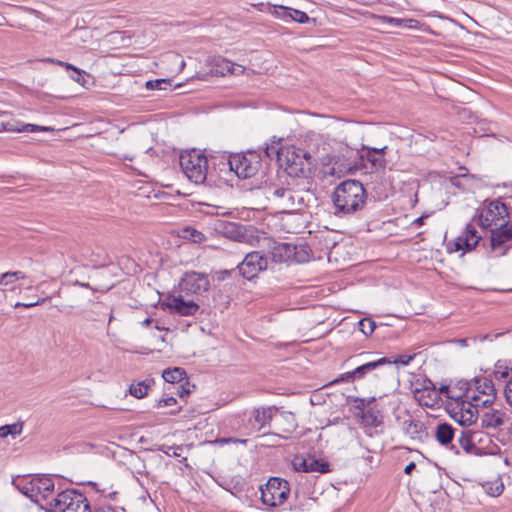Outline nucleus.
I'll return each mask as SVG.
<instances>
[{"instance_id": "f257e3e1", "label": "nucleus", "mask_w": 512, "mask_h": 512, "mask_svg": "<svg viewBox=\"0 0 512 512\" xmlns=\"http://www.w3.org/2000/svg\"><path fill=\"white\" fill-rule=\"evenodd\" d=\"M210 287L208 275L196 271H187L181 277L178 288L179 294H169L161 303L164 309L180 316H194L200 305L194 300L186 299L191 295H201Z\"/></svg>"}, {"instance_id": "f03ea898", "label": "nucleus", "mask_w": 512, "mask_h": 512, "mask_svg": "<svg viewBox=\"0 0 512 512\" xmlns=\"http://www.w3.org/2000/svg\"><path fill=\"white\" fill-rule=\"evenodd\" d=\"M367 193L358 180H345L335 188L332 201L335 215H351L362 210L366 204Z\"/></svg>"}, {"instance_id": "7ed1b4c3", "label": "nucleus", "mask_w": 512, "mask_h": 512, "mask_svg": "<svg viewBox=\"0 0 512 512\" xmlns=\"http://www.w3.org/2000/svg\"><path fill=\"white\" fill-rule=\"evenodd\" d=\"M458 385L459 390H463V393L457 395L456 401L451 404L449 413L458 424L468 427L479 419L480 398L475 392L471 393L468 381H460Z\"/></svg>"}, {"instance_id": "20e7f679", "label": "nucleus", "mask_w": 512, "mask_h": 512, "mask_svg": "<svg viewBox=\"0 0 512 512\" xmlns=\"http://www.w3.org/2000/svg\"><path fill=\"white\" fill-rule=\"evenodd\" d=\"M220 164L227 166L238 178L248 179L255 176L262 166V157L256 151L221 156Z\"/></svg>"}, {"instance_id": "39448f33", "label": "nucleus", "mask_w": 512, "mask_h": 512, "mask_svg": "<svg viewBox=\"0 0 512 512\" xmlns=\"http://www.w3.org/2000/svg\"><path fill=\"white\" fill-rule=\"evenodd\" d=\"M511 207L501 198L485 200L480 209L474 215L472 221L483 229H491L510 219Z\"/></svg>"}, {"instance_id": "423d86ee", "label": "nucleus", "mask_w": 512, "mask_h": 512, "mask_svg": "<svg viewBox=\"0 0 512 512\" xmlns=\"http://www.w3.org/2000/svg\"><path fill=\"white\" fill-rule=\"evenodd\" d=\"M15 488L31 501L39 504L54 491V482L48 476L22 477L13 480Z\"/></svg>"}, {"instance_id": "0eeeda50", "label": "nucleus", "mask_w": 512, "mask_h": 512, "mask_svg": "<svg viewBox=\"0 0 512 512\" xmlns=\"http://www.w3.org/2000/svg\"><path fill=\"white\" fill-rule=\"evenodd\" d=\"M180 166L186 177L195 184H203L208 173V159L193 149L180 155Z\"/></svg>"}, {"instance_id": "6e6552de", "label": "nucleus", "mask_w": 512, "mask_h": 512, "mask_svg": "<svg viewBox=\"0 0 512 512\" xmlns=\"http://www.w3.org/2000/svg\"><path fill=\"white\" fill-rule=\"evenodd\" d=\"M89 502L86 496L76 489H66L57 494L49 503L48 512H87Z\"/></svg>"}, {"instance_id": "1a4fd4ad", "label": "nucleus", "mask_w": 512, "mask_h": 512, "mask_svg": "<svg viewBox=\"0 0 512 512\" xmlns=\"http://www.w3.org/2000/svg\"><path fill=\"white\" fill-rule=\"evenodd\" d=\"M260 492L263 504L277 507L287 500L290 487L286 480L272 477L264 486L260 487Z\"/></svg>"}, {"instance_id": "9d476101", "label": "nucleus", "mask_w": 512, "mask_h": 512, "mask_svg": "<svg viewBox=\"0 0 512 512\" xmlns=\"http://www.w3.org/2000/svg\"><path fill=\"white\" fill-rule=\"evenodd\" d=\"M312 157L309 152L302 149H286L283 166L290 177L305 176L310 171Z\"/></svg>"}, {"instance_id": "9b49d317", "label": "nucleus", "mask_w": 512, "mask_h": 512, "mask_svg": "<svg viewBox=\"0 0 512 512\" xmlns=\"http://www.w3.org/2000/svg\"><path fill=\"white\" fill-rule=\"evenodd\" d=\"M302 252L303 250L298 251L297 246L292 243L273 241L269 245L270 259L274 263H285L292 260L304 262L306 256Z\"/></svg>"}, {"instance_id": "f8f14e48", "label": "nucleus", "mask_w": 512, "mask_h": 512, "mask_svg": "<svg viewBox=\"0 0 512 512\" xmlns=\"http://www.w3.org/2000/svg\"><path fill=\"white\" fill-rule=\"evenodd\" d=\"M268 267V258L259 251L246 254L242 262L237 266L239 273L247 280H252Z\"/></svg>"}, {"instance_id": "ddd939ff", "label": "nucleus", "mask_w": 512, "mask_h": 512, "mask_svg": "<svg viewBox=\"0 0 512 512\" xmlns=\"http://www.w3.org/2000/svg\"><path fill=\"white\" fill-rule=\"evenodd\" d=\"M468 383L471 387V393L475 392L479 396L482 408H488L494 404L497 393L491 379L487 377H475L472 382Z\"/></svg>"}, {"instance_id": "4468645a", "label": "nucleus", "mask_w": 512, "mask_h": 512, "mask_svg": "<svg viewBox=\"0 0 512 512\" xmlns=\"http://www.w3.org/2000/svg\"><path fill=\"white\" fill-rule=\"evenodd\" d=\"M512 240V221L507 220L490 229V246L493 251L500 250L499 255H505L510 246L506 243Z\"/></svg>"}, {"instance_id": "2eb2a0df", "label": "nucleus", "mask_w": 512, "mask_h": 512, "mask_svg": "<svg viewBox=\"0 0 512 512\" xmlns=\"http://www.w3.org/2000/svg\"><path fill=\"white\" fill-rule=\"evenodd\" d=\"M267 199L273 203L280 212H293V190L285 187H271L267 190Z\"/></svg>"}, {"instance_id": "dca6fc26", "label": "nucleus", "mask_w": 512, "mask_h": 512, "mask_svg": "<svg viewBox=\"0 0 512 512\" xmlns=\"http://www.w3.org/2000/svg\"><path fill=\"white\" fill-rule=\"evenodd\" d=\"M293 468L296 471L301 472H318L321 474H326L331 471L330 464L323 460V459H317L315 456L308 455V456H301L296 455L294 459L292 460Z\"/></svg>"}, {"instance_id": "f3484780", "label": "nucleus", "mask_w": 512, "mask_h": 512, "mask_svg": "<svg viewBox=\"0 0 512 512\" xmlns=\"http://www.w3.org/2000/svg\"><path fill=\"white\" fill-rule=\"evenodd\" d=\"M479 419L481 428L486 430L501 429L509 421L508 414L504 409H495L491 406L480 411Z\"/></svg>"}, {"instance_id": "a211bd4d", "label": "nucleus", "mask_w": 512, "mask_h": 512, "mask_svg": "<svg viewBox=\"0 0 512 512\" xmlns=\"http://www.w3.org/2000/svg\"><path fill=\"white\" fill-rule=\"evenodd\" d=\"M480 240L481 236L478 235L475 225L468 223L462 234L455 239L453 243L454 248L450 251H471L477 246Z\"/></svg>"}, {"instance_id": "6ab92c4d", "label": "nucleus", "mask_w": 512, "mask_h": 512, "mask_svg": "<svg viewBox=\"0 0 512 512\" xmlns=\"http://www.w3.org/2000/svg\"><path fill=\"white\" fill-rule=\"evenodd\" d=\"M386 150L387 146H384L382 148L364 147L363 151H365V154H362L361 158H366L367 161H369L372 167L376 170L385 169L387 165L385 159Z\"/></svg>"}, {"instance_id": "aec40b11", "label": "nucleus", "mask_w": 512, "mask_h": 512, "mask_svg": "<svg viewBox=\"0 0 512 512\" xmlns=\"http://www.w3.org/2000/svg\"><path fill=\"white\" fill-rule=\"evenodd\" d=\"M403 432L412 439H422L426 435V429L423 422L417 419H407L402 423Z\"/></svg>"}, {"instance_id": "412c9836", "label": "nucleus", "mask_w": 512, "mask_h": 512, "mask_svg": "<svg viewBox=\"0 0 512 512\" xmlns=\"http://www.w3.org/2000/svg\"><path fill=\"white\" fill-rule=\"evenodd\" d=\"M356 416L360 417V424L366 429L376 428L383 424V416L379 410L368 409Z\"/></svg>"}, {"instance_id": "4be33fe9", "label": "nucleus", "mask_w": 512, "mask_h": 512, "mask_svg": "<svg viewBox=\"0 0 512 512\" xmlns=\"http://www.w3.org/2000/svg\"><path fill=\"white\" fill-rule=\"evenodd\" d=\"M210 74L213 76H224L227 73H234V64L222 57H214L210 61Z\"/></svg>"}, {"instance_id": "5701e85b", "label": "nucleus", "mask_w": 512, "mask_h": 512, "mask_svg": "<svg viewBox=\"0 0 512 512\" xmlns=\"http://www.w3.org/2000/svg\"><path fill=\"white\" fill-rule=\"evenodd\" d=\"M265 157L269 160H277L283 166V159L286 154V149L281 146L280 139H273L270 144H266L264 148Z\"/></svg>"}, {"instance_id": "b1692460", "label": "nucleus", "mask_w": 512, "mask_h": 512, "mask_svg": "<svg viewBox=\"0 0 512 512\" xmlns=\"http://www.w3.org/2000/svg\"><path fill=\"white\" fill-rule=\"evenodd\" d=\"M276 14L278 17L284 20L290 18L291 20L298 23H307L309 21V16L307 13L289 7L279 6V10H276Z\"/></svg>"}, {"instance_id": "393cba45", "label": "nucleus", "mask_w": 512, "mask_h": 512, "mask_svg": "<svg viewBox=\"0 0 512 512\" xmlns=\"http://www.w3.org/2000/svg\"><path fill=\"white\" fill-rule=\"evenodd\" d=\"M383 366H385V360H380V358H379L377 360H373V361H369L367 363L361 364V365L357 366L355 369H353L352 371H353L355 380H361V379L365 378L368 374L372 373L376 369L381 368Z\"/></svg>"}, {"instance_id": "a878e982", "label": "nucleus", "mask_w": 512, "mask_h": 512, "mask_svg": "<svg viewBox=\"0 0 512 512\" xmlns=\"http://www.w3.org/2000/svg\"><path fill=\"white\" fill-rule=\"evenodd\" d=\"M455 430L448 423H440L435 430V437L437 441L444 446L451 444L454 438Z\"/></svg>"}, {"instance_id": "bb28decb", "label": "nucleus", "mask_w": 512, "mask_h": 512, "mask_svg": "<svg viewBox=\"0 0 512 512\" xmlns=\"http://www.w3.org/2000/svg\"><path fill=\"white\" fill-rule=\"evenodd\" d=\"M163 379L171 384L181 383L185 381V384L189 386L186 371L180 367L168 368L162 372Z\"/></svg>"}, {"instance_id": "cd10ccee", "label": "nucleus", "mask_w": 512, "mask_h": 512, "mask_svg": "<svg viewBox=\"0 0 512 512\" xmlns=\"http://www.w3.org/2000/svg\"><path fill=\"white\" fill-rule=\"evenodd\" d=\"M278 428L284 433H292L297 428L296 417L292 412H281L277 419Z\"/></svg>"}, {"instance_id": "c85d7f7f", "label": "nucleus", "mask_w": 512, "mask_h": 512, "mask_svg": "<svg viewBox=\"0 0 512 512\" xmlns=\"http://www.w3.org/2000/svg\"><path fill=\"white\" fill-rule=\"evenodd\" d=\"M224 229L225 235L235 241L245 242L247 239L245 228L242 225H238L236 223H228L225 225Z\"/></svg>"}, {"instance_id": "c756f323", "label": "nucleus", "mask_w": 512, "mask_h": 512, "mask_svg": "<svg viewBox=\"0 0 512 512\" xmlns=\"http://www.w3.org/2000/svg\"><path fill=\"white\" fill-rule=\"evenodd\" d=\"M27 278L28 276L23 271H8L0 274V285L9 286L18 280H25Z\"/></svg>"}, {"instance_id": "7c9ffc66", "label": "nucleus", "mask_w": 512, "mask_h": 512, "mask_svg": "<svg viewBox=\"0 0 512 512\" xmlns=\"http://www.w3.org/2000/svg\"><path fill=\"white\" fill-rule=\"evenodd\" d=\"M458 442L465 452L472 453L475 451L472 429L461 430Z\"/></svg>"}, {"instance_id": "2f4dec72", "label": "nucleus", "mask_w": 512, "mask_h": 512, "mask_svg": "<svg viewBox=\"0 0 512 512\" xmlns=\"http://www.w3.org/2000/svg\"><path fill=\"white\" fill-rule=\"evenodd\" d=\"M149 387H150V381L145 380V381L131 384L130 388H129V392L135 398L141 399L147 395Z\"/></svg>"}, {"instance_id": "473e14b6", "label": "nucleus", "mask_w": 512, "mask_h": 512, "mask_svg": "<svg viewBox=\"0 0 512 512\" xmlns=\"http://www.w3.org/2000/svg\"><path fill=\"white\" fill-rule=\"evenodd\" d=\"M414 358V355H391L388 357H382L380 360H385V365H401L406 366Z\"/></svg>"}, {"instance_id": "72a5a7b5", "label": "nucleus", "mask_w": 512, "mask_h": 512, "mask_svg": "<svg viewBox=\"0 0 512 512\" xmlns=\"http://www.w3.org/2000/svg\"><path fill=\"white\" fill-rule=\"evenodd\" d=\"M384 19L394 24L395 26L405 27L409 29H418L420 27V22L416 19H399V18H393V17H384Z\"/></svg>"}, {"instance_id": "f704fd0d", "label": "nucleus", "mask_w": 512, "mask_h": 512, "mask_svg": "<svg viewBox=\"0 0 512 512\" xmlns=\"http://www.w3.org/2000/svg\"><path fill=\"white\" fill-rule=\"evenodd\" d=\"M182 237L193 243H201L205 240V235L192 227L184 228L182 230Z\"/></svg>"}, {"instance_id": "c9c22d12", "label": "nucleus", "mask_w": 512, "mask_h": 512, "mask_svg": "<svg viewBox=\"0 0 512 512\" xmlns=\"http://www.w3.org/2000/svg\"><path fill=\"white\" fill-rule=\"evenodd\" d=\"M255 422L259 425V430L271 421L270 409H256L254 411Z\"/></svg>"}, {"instance_id": "e433bc0d", "label": "nucleus", "mask_w": 512, "mask_h": 512, "mask_svg": "<svg viewBox=\"0 0 512 512\" xmlns=\"http://www.w3.org/2000/svg\"><path fill=\"white\" fill-rule=\"evenodd\" d=\"M23 423H14L0 427V438H6L9 435L15 436L22 433Z\"/></svg>"}, {"instance_id": "4c0bfd02", "label": "nucleus", "mask_w": 512, "mask_h": 512, "mask_svg": "<svg viewBox=\"0 0 512 512\" xmlns=\"http://www.w3.org/2000/svg\"><path fill=\"white\" fill-rule=\"evenodd\" d=\"M486 493L492 497H497L502 494L504 486L502 482H487L483 485Z\"/></svg>"}, {"instance_id": "58836bf2", "label": "nucleus", "mask_w": 512, "mask_h": 512, "mask_svg": "<svg viewBox=\"0 0 512 512\" xmlns=\"http://www.w3.org/2000/svg\"><path fill=\"white\" fill-rule=\"evenodd\" d=\"M172 86L170 79H156V80H149L146 82V88L150 90H167Z\"/></svg>"}, {"instance_id": "ea45409f", "label": "nucleus", "mask_w": 512, "mask_h": 512, "mask_svg": "<svg viewBox=\"0 0 512 512\" xmlns=\"http://www.w3.org/2000/svg\"><path fill=\"white\" fill-rule=\"evenodd\" d=\"M472 433L475 450L485 448L484 444L490 441L488 435L483 431L476 429H472Z\"/></svg>"}, {"instance_id": "a19ab883", "label": "nucleus", "mask_w": 512, "mask_h": 512, "mask_svg": "<svg viewBox=\"0 0 512 512\" xmlns=\"http://www.w3.org/2000/svg\"><path fill=\"white\" fill-rule=\"evenodd\" d=\"M358 325L360 331L366 336L371 335L376 328V323L370 318H364L360 320Z\"/></svg>"}, {"instance_id": "79ce46f5", "label": "nucleus", "mask_w": 512, "mask_h": 512, "mask_svg": "<svg viewBox=\"0 0 512 512\" xmlns=\"http://www.w3.org/2000/svg\"><path fill=\"white\" fill-rule=\"evenodd\" d=\"M356 381L353 375V371L345 372L340 374L337 378L329 382L326 386H332L339 383H352Z\"/></svg>"}, {"instance_id": "37998d69", "label": "nucleus", "mask_w": 512, "mask_h": 512, "mask_svg": "<svg viewBox=\"0 0 512 512\" xmlns=\"http://www.w3.org/2000/svg\"><path fill=\"white\" fill-rule=\"evenodd\" d=\"M44 61L49 63H55L61 67H64L66 70H71L72 72L78 74L79 77H81V70L70 63L63 62L61 60H56L53 58H46Z\"/></svg>"}, {"instance_id": "c03bdc74", "label": "nucleus", "mask_w": 512, "mask_h": 512, "mask_svg": "<svg viewBox=\"0 0 512 512\" xmlns=\"http://www.w3.org/2000/svg\"><path fill=\"white\" fill-rule=\"evenodd\" d=\"M293 202H294V211L302 210L305 206V197L299 192L293 190Z\"/></svg>"}, {"instance_id": "a18cd8bd", "label": "nucleus", "mask_w": 512, "mask_h": 512, "mask_svg": "<svg viewBox=\"0 0 512 512\" xmlns=\"http://www.w3.org/2000/svg\"><path fill=\"white\" fill-rule=\"evenodd\" d=\"M374 400H375V398H371L369 400H367L365 398H358V397L353 398V402L355 403L354 407H355V409L359 410L358 414H362L363 412H366L365 407L367 405H369L371 402H373Z\"/></svg>"}, {"instance_id": "49530a36", "label": "nucleus", "mask_w": 512, "mask_h": 512, "mask_svg": "<svg viewBox=\"0 0 512 512\" xmlns=\"http://www.w3.org/2000/svg\"><path fill=\"white\" fill-rule=\"evenodd\" d=\"M494 376L498 380L507 379L509 376V370L507 367H502L499 362L495 365Z\"/></svg>"}, {"instance_id": "de8ad7c7", "label": "nucleus", "mask_w": 512, "mask_h": 512, "mask_svg": "<svg viewBox=\"0 0 512 512\" xmlns=\"http://www.w3.org/2000/svg\"><path fill=\"white\" fill-rule=\"evenodd\" d=\"M160 450L169 456L180 457L181 456L180 452L182 451V446H180V445L163 446L162 448H160Z\"/></svg>"}, {"instance_id": "09e8293b", "label": "nucleus", "mask_w": 512, "mask_h": 512, "mask_svg": "<svg viewBox=\"0 0 512 512\" xmlns=\"http://www.w3.org/2000/svg\"><path fill=\"white\" fill-rule=\"evenodd\" d=\"M440 393L445 395L446 397L450 398V399H453L454 402L456 401V398H457V395H459L458 393H456V389H450L449 386L447 385H443L440 387L439 389Z\"/></svg>"}, {"instance_id": "8fccbe9b", "label": "nucleus", "mask_w": 512, "mask_h": 512, "mask_svg": "<svg viewBox=\"0 0 512 512\" xmlns=\"http://www.w3.org/2000/svg\"><path fill=\"white\" fill-rule=\"evenodd\" d=\"M47 301V298H38L36 301H34L33 303H22V302H17L14 307L15 308H19V307H23V308H32V307H35L37 305H41L43 303H45Z\"/></svg>"}, {"instance_id": "3c124183", "label": "nucleus", "mask_w": 512, "mask_h": 512, "mask_svg": "<svg viewBox=\"0 0 512 512\" xmlns=\"http://www.w3.org/2000/svg\"><path fill=\"white\" fill-rule=\"evenodd\" d=\"M51 128L45 127V126H39L35 124H26L23 126V129L21 131L26 132H36V131H49Z\"/></svg>"}, {"instance_id": "603ef678", "label": "nucleus", "mask_w": 512, "mask_h": 512, "mask_svg": "<svg viewBox=\"0 0 512 512\" xmlns=\"http://www.w3.org/2000/svg\"><path fill=\"white\" fill-rule=\"evenodd\" d=\"M176 399L174 397H166V398H161L157 401V404H156V407L157 408H161V407H165V406H172L174 404H176Z\"/></svg>"}, {"instance_id": "864d4df0", "label": "nucleus", "mask_w": 512, "mask_h": 512, "mask_svg": "<svg viewBox=\"0 0 512 512\" xmlns=\"http://www.w3.org/2000/svg\"><path fill=\"white\" fill-rule=\"evenodd\" d=\"M504 395L507 403L512 406V378L507 381L505 386Z\"/></svg>"}, {"instance_id": "5fc2aeb1", "label": "nucleus", "mask_w": 512, "mask_h": 512, "mask_svg": "<svg viewBox=\"0 0 512 512\" xmlns=\"http://www.w3.org/2000/svg\"><path fill=\"white\" fill-rule=\"evenodd\" d=\"M86 75H87V73H86L85 71L81 70V77H79V75H78V74H76V73H74V72H73L72 74H70V77H71V79H72V80H74L75 82H77V83H79V84H81V85H84V83H85V81H86V80H85V76H86Z\"/></svg>"}, {"instance_id": "6e6d98bb", "label": "nucleus", "mask_w": 512, "mask_h": 512, "mask_svg": "<svg viewBox=\"0 0 512 512\" xmlns=\"http://www.w3.org/2000/svg\"><path fill=\"white\" fill-rule=\"evenodd\" d=\"M217 442L221 443V444H227V443H230V442H233V443H246L247 440L245 439H236V438H220L217 440Z\"/></svg>"}, {"instance_id": "4d7b16f0", "label": "nucleus", "mask_w": 512, "mask_h": 512, "mask_svg": "<svg viewBox=\"0 0 512 512\" xmlns=\"http://www.w3.org/2000/svg\"><path fill=\"white\" fill-rule=\"evenodd\" d=\"M185 383L181 382L180 386L177 388V394L179 397L184 398L186 395L190 393V389L185 387Z\"/></svg>"}, {"instance_id": "13d9d810", "label": "nucleus", "mask_w": 512, "mask_h": 512, "mask_svg": "<svg viewBox=\"0 0 512 512\" xmlns=\"http://www.w3.org/2000/svg\"><path fill=\"white\" fill-rule=\"evenodd\" d=\"M87 512H116V511L111 506H99V507L95 508L93 511L89 507V509H87Z\"/></svg>"}, {"instance_id": "bf43d9fd", "label": "nucleus", "mask_w": 512, "mask_h": 512, "mask_svg": "<svg viewBox=\"0 0 512 512\" xmlns=\"http://www.w3.org/2000/svg\"><path fill=\"white\" fill-rule=\"evenodd\" d=\"M415 468H416V464L414 462H410L404 468V473L407 474V475H410Z\"/></svg>"}, {"instance_id": "052dcab7", "label": "nucleus", "mask_w": 512, "mask_h": 512, "mask_svg": "<svg viewBox=\"0 0 512 512\" xmlns=\"http://www.w3.org/2000/svg\"><path fill=\"white\" fill-rule=\"evenodd\" d=\"M426 217H427V215H422V216L418 217L417 219H415L413 221V224L417 225V226L423 225L424 224V220H425Z\"/></svg>"}, {"instance_id": "680f3d73", "label": "nucleus", "mask_w": 512, "mask_h": 512, "mask_svg": "<svg viewBox=\"0 0 512 512\" xmlns=\"http://www.w3.org/2000/svg\"><path fill=\"white\" fill-rule=\"evenodd\" d=\"M430 388H431V391H432L433 393H436V392H435V386H434V384L432 383V381L427 380V385H425V386H424V389H425V390H429Z\"/></svg>"}, {"instance_id": "e2e57ef3", "label": "nucleus", "mask_w": 512, "mask_h": 512, "mask_svg": "<svg viewBox=\"0 0 512 512\" xmlns=\"http://www.w3.org/2000/svg\"><path fill=\"white\" fill-rule=\"evenodd\" d=\"M151 322H152V319H150V318H146V319L142 322V324H143V325H145V326H148V325H150V324H151Z\"/></svg>"}, {"instance_id": "0e129e2a", "label": "nucleus", "mask_w": 512, "mask_h": 512, "mask_svg": "<svg viewBox=\"0 0 512 512\" xmlns=\"http://www.w3.org/2000/svg\"><path fill=\"white\" fill-rule=\"evenodd\" d=\"M116 495H117V492H111V493L108 494V498L113 500Z\"/></svg>"}, {"instance_id": "69168bd1", "label": "nucleus", "mask_w": 512, "mask_h": 512, "mask_svg": "<svg viewBox=\"0 0 512 512\" xmlns=\"http://www.w3.org/2000/svg\"><path fill=\"white\" fill-rule=\"evenodd\" d=\"M89 484H90L94 489H96L97 491H99V492H100V490H99V489H98V487H97V483L90 482Z\"/></svg>"}, {"instance_id": "338daca9", "label": "nucleus", "mask_w": 512, "mask_h": 512, "mask_svg": "<svg viewBox=\"0 0 512 512\" xmlns=\"http://www.w3.org/2000/svg\"><path fill=\"white\" fill-rule=\"evenodd\" d=\"M490 339V336L488 334L483 336V340Z\"/></svg>"}, {"instance_id": "774afa93", "label": "nucleus", "mask_w": 512, "mask_h": 512, "mask_svg": "<svg viewBox=\"0 0 512 512\" xmlns=\"http://www.w3.org/2000/svg\"><path fill=\"white\" fill-rule=\"evenodd\" d=\"M125 159H128V160H132L133 157H130V156H124Z\"/></svg>"}]
</instances>
